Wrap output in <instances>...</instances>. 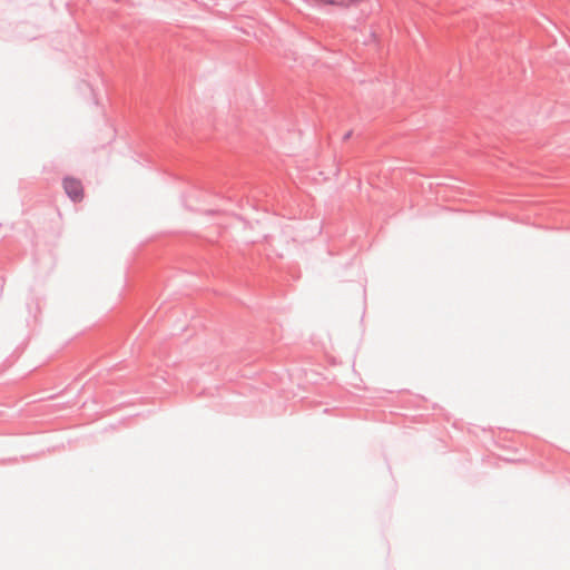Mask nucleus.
I'll return each instance as SVG.
<instances>
[{
    "mask_svg": "<svg viewBox=\"0 0 570 570\" xmlns=\"http://www.w3.org/2000/svg\"><path fill=\"white\" fill-rule=\"evenodd\" d=\"M63 187L68 196L72 200H80L83 197V189L79 180L73 178H66L63 180Z\"/></svg>",
    "mask_w": 570,
    "mask_h": 570,
    "instance_id": "obj_1",
    "label": "nucleus"
}]
</instances>
